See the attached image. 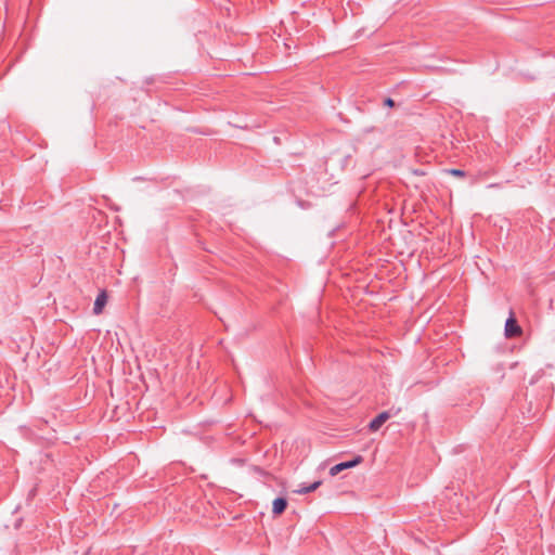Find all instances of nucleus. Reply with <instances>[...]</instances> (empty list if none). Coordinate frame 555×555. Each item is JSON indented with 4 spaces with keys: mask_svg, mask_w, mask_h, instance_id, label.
Masks as SVG:
<instances>
[{
    "mask_svg": "<svg viewBox=\"0 0 555 555\" xmlns=\"http://www.w3.org/2000/svg\"><path fill=\"white\" fill-rule=\"evenodd\" d=\"M505 336L507 338H516L522 334V328L517 322L515 313L513 311L509 312V317L505 322Z\"/></svg>",
    "mask_w": 555,
    "mask_h": 555,
    "instance_id": "f257e3e1",
    "label": "nucleus"
},
{
    "mask_svg": "<svg viewBox=\"0 0 555 555\" xmlns=\"http://www.w3.org/2000/svg\"><path fill=\"white\" fill-rule=\"evenodd\" d=\"M362 461H363V457L361 455H357L350 461L338 463V464L334 465L333 467H331L330 475L336 476L345 469L356 467L357 465L362 463Z\"/></svg>",
    "mask_w": 555,
    "mask_h": 555,
    "instance_id": "f03ea898",
    "label": "nucleus"
},
{
    "mask_svg": "<svg viewBox=\"0 0 555 555\" xmlns=\"http://www.w3.org/2000/svg\"><path fill=\"white\" fill-rule=\"evenodd\" d=\"M390 416H391L390 411H385V412L379 413L376 417H374L370 422V424H369L370 430H372V431L378 430L384 425V423L390 418Z\"/></svg>",
    "mask_w": 555,
    "mask_h": 555,
    "instance_id": "7ed1b4c3",
    "label": "nucleus"
},
{
    "mask_svg": "<svg viewBox=\"0 0 555 555\" xmlns=\"http://www.w3.org/2000/svg\"><path fill=\"white\" fill-rule=\"evenodd\" d=\"M106 304H107V294L105 291H101L95 298L94 306H93V313L94 314L102 313Z\"/></svg>",
    "mask_w": 555,
    "mask_h": 555,
    "instance_id": "20e7f679",
    "label": "nucleus"
},
{
    "mask_svg": "<svg viewBox=\"0 0 555 555\" xmlns=\"http://www.w3.org/2000/svg\"><path fill=\"white\" fill-rule=\"evenodd\" d=\"M287 507V500L285 498H276L274 501H273V507H272V513L274 515H281L285 512Z\"/></svg>",
    "mask_w": 555,
    "mask_h": 555,
    "instance_id": "39448f33",
    "label": "nucleus"
},
{
    "mask_svg": "<svg viewBox=\"0 0 555 555\" xmlns=\"http://www.w3.org/2000/svg\"><path fill=\"white\" fill-rule=\"evenodd\" d=\"M321 486V481H314L313 483L307 486V487H301L300 489L296 490L297 493L299 494H307V493H310V492H313L315 491L319 487Z\"/></svg>",
    "mask_w": 555,
    "mask_h": 555,
    "instance_id": "423d86ee",
    "label": "nucleus"
},
{
    "mask_svg": "<svg viewBox=\"0 0 555 555\" xmlns=\"http://www.w3.org/2000/svg\"><path fill=\"white\" fill-rule=\"evenodd\" d=\"M444 171L451 176L456 177V178H464L466 176V172L462 169L451 168V169H446Z\"/></svg>",
    "mask_w": 555,
    "mask_h": 555,
    "instance_id": "0eeeda50",
    "label": "nucleus"
},
{
    "mask_svg": "<svg viewBox=\"0 0 555 555\" xmlns=\"http://www.w3.org/2000/svg\"><path fill=\"white\" fill-rule=\"evenodd\" d=\"M384 105L388 106V107H393L395 106V101L391 98H386L384 100Z\"/></svg>",
    "mask_w": 555,
    "mask_h": 555,
    "instance_id": "6e6552de",
    "label": "nucleus"
}]
</instances>
